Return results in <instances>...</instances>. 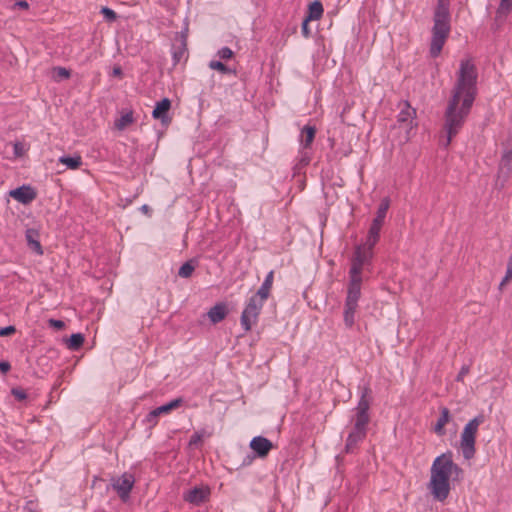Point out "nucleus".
<instances>
[{
    "label": "nucleus",
    "mask_w": 512,
    "mask_h": 512,
    "mask_svg": "<svg viewBox=\"0 0 512 512\" xmlns=\"http://www.w3.org/2000/svg\"><path fill=\"white\" fill-rule=\"evenodd\" d=\"M477 79V68L472 60H461L444 114L443 131L446 134V140L443 145L445 147H448L452 139L459 133L471 111L478 91Z\"/></svg>",
    "instance_id": "nucleus-1"
},
{
    "label": "nucleus",
    "mask_w": 512,
    "mask_h": 512,
    "mask_svg": "<svg viewBox=\"0 0 512 512\" xmlns=\"http://www.w3.org/2000/svg\"><path fill=\"white\" fill-rule=\"evenodd\" d=\"M463 470L453 461L452 453L446 452L436 457L430 469L428 489L437 501L443 502L450 494V478L457 479Z\"/></svg>",
    "instance_id": "nucleus-2"
},
{
    "label": "nucleus",
    "mask_w": 512,
    "mask_h": 512,
    "mask_svg": "<svg viewBox=\"0 0 512 512\" xmlns=\"http://www.w3.org/2000/svg\"><path fill=\"white\" fill-rule=\"evenodd\" d=\"M451 31L450 0H437L433 13V26L429 52L431 57L440 55Z\"/></svg>",
    "instance_id": "nucleus-3"
},
{
    "label": "nucleus",
    "mask_w": 512,
    "mask_h": 512,
    "mask_svg": "<svg viewBox=\"0 0 512 512\" xmlns=\"http://www.w3.org/2000/svg\"><path fill=\"white\" fill-rule=\"evenodd\" d=\"M361 284L362 278H349L344 309V322L348 327H351L355 322V312L361 295Z\"/></svg>",
    "instance_id": "nucleus-4"
},
{
    "label": "nucleus",
    "mask_w": 512,
    "mask_h": 512,
    "mask_svg": "<svg viewBox=\"0 0 512 512\" xmlns=\"http://www.w3.org/2000/svg\"><path fill=\"white\" fill-rule=\"evenodd\" d=\"M484 421L482 415L471 419L461 433L460 446L465 459L469 460L475 455V439L479 425Z\"/></svg>",
    "instance_id": "nucleus-5"
},
{
    "label": "nucleus",
    "mask_w": 512,
    "mask_h": 512,
    "mask_svg": "<svg viewBox=\"0 0 512 512\" xmlns=\"http://www.w3.org/2000/svg\"><path fill=\"white\" fill-rule=\"evenodd\" d=\"M263 304L264 300L257 297V295H253L249 299L248 304L246 305L241 314V325L245 332L250 331L252 325L257 322Z\"/></svg>",
    "instance_id": "nucleus-6"
},
{
    "label": "nucleus",
    "mask_w": 512,
    "mask_h": 512,
    "mask_svg": "<svg viewBox=\"0 0 512 512\" xmlns=\"http://www.w3.org/2000/svg\"><path fill=\"white\" fill-rule=\"evenodd\" d=\"M372 257L373 252L369 250H362L361 246H357L351 259L349 278H362V270L364 266L371 263Z\"/></svg>",
    "instance_id": "nucleus-7"
},
{
    "label": "nucleus",
    "mask_w": 512,
    "mask_h": 512,
    "mask_svg": "<svg viewBox=\"0 0 512 512\" xmlns=\"http://www.w3.org/2000/svg\"><path fill=\"white\" fill-rule=\"evenodd\" d=\"M134 483L135 478L130 473H124L120 477L112 479V487L123 502H127L130 498Z\"/></svg>",
    "instance_id": "nucleus-8"
},
{
    "label": "nucleus",
    "mask_w": 512,
    "mask_h": 512,
    "mask_svg": "<svg viewBox=\"0 0 512 512\" xmlns=\"http://www.w3.org/2000/svg\"><path fill=\"white\" fill-rule=\"evenodd\" d=\"M187 37H188V28L186 27L184 31L176 33L174 38V43L172 45V56L174 61V66L177 65L186 55H187Z\"/></svg>",
    "instance_id": "nucleus-9"
},
{
    "label": "nucleus",
    "mask_w": 512,
    "mask_h": 512,
    "mask_svg": "<svg viewBox=\"0 0 512 512\" xmlns=\"http://www.w3.org/2000/svg\"><path fill=\"white\" fill-rule=\"evenodd\" d=\"M182 403H183L182 398H176V399L170 401L169 403H166L162 406H159V407L153 409L146 415L145 422L150 427H154L157 424V422H158L157 418L160 415L171 412L172 410L180 407L182 405Z\"/></svg>",
    "instance_id": "nucleus-10"
},
{
    "label": "nucleus",
    "mask_w": 512,
    "mask_h": 512,
    "mask_svg": "<svg viewBox=\"0 0 512 512\" xmlns=\"http://www.w3.org/2000/svg\"><path fill=\"white\" fill-rule=\"evenodd\" d=\"M9 194L13 199L22 204H29L37 197L36 191L31 186L27 185L11 190Z\"/></svg>",
    "instance_id": "nucleus-11"
},
{
    "label": "nucleus",
    "mask_w": 512,
    "mask_h": 512,
    "mask_svg": "<svg viewBox=\"0 0 512 512\" xmlns=\"http://www.w3.org/2000/svg\"><path fill=\"white\" fill-rule=\"evenodd\" d=\"M503 152L501 161L499 164V171L505 172L508 175L511 171V162H512V136H509L503 143Z\"/></svg>",
    "instance_id": "nucleus-12"
},
{
    "label": "nucleus",
    "mask_w": 512,
    "mask_h": 512,
    "mask_svg": "<svg viewBox=\"0 0 512 512\" xmlns=\"http://www.w3.org/2000/svg\"><path fill=\"white\" fill-rule=\"evenodd\" d=\"M250 448L258 457L264 458L273 448V443L263 436H256L250 441Z\"/></svg>",
    "instance_id": "nucleus-13"
},
{
    "label": "nucleus",
    "mask_w": 512,
    "mask_h": 512,
    "mask_svg": "<svg viewBox=\"0 0 512 512\" xmlns=\"http://www.w3.org/2000/svg\"><path fill=\"white\" fill-rule=\"evenodd\" d=\"M415 114V110L412 109L408 103H405V108L402 109L398 114L397 122L399 124V128L404 129L407 133H409L413 127Z\"/></svg>",
    "instance_id": "nucleus-14"
},
{
    "label": "nucleus",
    "mask_w": 512,
    "mask_h": 512,
    "mask_svg": "<svg viewBox=\"0 0 512 512\" xmlns=\"http://www.w3.org/2000/svg\"><path fill=\"white\" fill-rule=\"evenodd\" d=\"M209 495L210 490L208 488L194 487L186 493L184 499L191 504L199 505L205 502Z\"/></svg>",
    "instance_id": "nucleus-15"
},
{
    "label": "nucleus",
    "mask_w": 512,
    "mask_h": 512,
    "mask_svg": "<svg viewBox=\"0 0 512 512\" xmlns=\"http://www.w3.org/2000/svg\"><path fill=\"white\" fill-rule=\"evenodd\" d=\"M228 314L227 305L225 303H217L211 307L207 313L209 320L213 324H217L225 319Z\"/></svg>",
    "instance_id": "nucleus-16"
},
{
    "label": "nucleus",
    "mask_w": 512,
    "mask_h": 512,
    "mask_svg": "<svg viewBox=\"0 0 512 512\" xmlns=\"http://www.w3.org/2000/svg\"><path fill=\"white\" fill-rule=\"evenodd\" d=\"M366 433L364 430L353 428L347 437L345 451L347 453L353 452L358 443L366 437Z\"/></svg>",
    "instance_id": "nucleus-17"
},
{
    "label": "nucleus",
    "mask_w": 512,
    "mask_h": 512,
    "mask_svg": "<svg viewBox=\"0 0 512 512\" xmlns=\"http://www.w3.org/2000/svg\"><path fill=\"white\" fill-rule=\"evenodd\" d=\"M171 107V101L168 98H163L161 101L156 103V106L152 112V116L155 119H160L162 123H166L167 112Z\"/></svg>",
    "instance_id": "nucleus-18"
},
{
    "label": "nucleus",
    "mask_w": 512,
    "mask_h": 512,
    "mask_svg": "<svg viewBox=\"0 0 512 512\" xmlns=\"http://www.w3.org/2000/svg\"><path fill=\"white\" fill-rule=\"evenodd\" d=\"M450 421V411L446 407L440 408V417L438 418L435 426H434V432L438 436L445 435V425Z\"/></svg>",
    "instance_id": "nucleus-19"
},
{
    "label": "nucleus",
    "mask_w": 512,
    "mask_h": 512,
    "mask_svg": "<svg viewBox=\"0 0 512 512\" xmlns=\"http://www.w3.org/2000/svg\"><path fill=\"white\" fill-rule=\"evenodd\" d=\"M324 9L320 1L315 0L308 6V15L306 16V22L312 20H319L323 15Z\"/></svg>",
    "instance_id": "nucleus-20"
},
{
    "label": "nucleus",
    "mask_w": 512,
    "mask_h": 512,
    "mask_svg": "<svg viewBox=\"0 0 512 512\" xmlns=\"http://www.w3.org/2000/svg\"><path fill=\"white\" fill-rule=\"evenodd\" d=\"M38 231L35 229H28L26 231V240L29 245V247L34 250L37 254L41 255L43 254V250L41 247V244L38 240Z\"/></svg>",
    "instance_id": "nucleus-21"
},
{
    "label": "nucleus",
    "mask_w": 512,
    "mask_h": 512,
    "mask_svg": "<svg viewBox=\"0 0 512 512\" xmlns=\"http://www.w3.org/2000/svg\"><path fill=\"white\" fill-rule=\"evenodd\" d=\"M316 134V129L314 126L306 125L303 127L301 131V139L300 143L303 146V148H308L311 146V144L314 141Z\"/></svg>",
    "instance_id": "nucleus-22"
},
{
    "label": "nucleus",
    "mask_w": 512,
    "mask_h": 512,
    "mask_svg": "<svg viewBox=\"0 0 512 512\" xmlns=\"http://www.w3.org/2000/svg\"><path fill=\"white\" fill-rule=\"evenodd\" d=\"M273 271H270L263 284L261 285V287L258 289L257 293L255 295H257V297H259L260 299L262 300H266L270 294V289L272 287V283H273Z\"/></svg>",
    "instance_id": "nucleus-23"
},
{
    "label": "nucleus",
    "mask_w": 512,
    "mask_h": 512,
    "mask_svg": "<svg viewBox=\"0 0 512 512\" xmlns=\"http://www.w3.org/2000/svg\"><path fill=\"white\" fill-rule=\"evenodd\" d=\"M371 393V390L369 387H364L361 393L360 400L358 402V405L356 407V412L359 413H368L370 408V400L369 395Z\"/></svg>",
    "instance_id": "nucleus-24"
},
{
    "label": "nucleus",
    "mask_w": 512,
    "mask_h": 512,
    "mask_svg": "<svg viewBox=\"0 0 512 512\" xmlns=\"http://www.w3.org/2000/svg\"><path fill=\"white\" fill-rule=\"evenodd\" d=\"M512 11V0H500L496 10V20L505 19Z\"/></svg>",
    "instance_id": "nucleus-25"
},
{
    "label": "nucleus",
    "mask_w": 512,
    "mask_h": 512,
    "mask_svg": "<svg viewBox=\"0 0 512 512\" xmlns=\"http://www.w3.org/2000/svg\"><path fill=\"white\" fill-rule=\"evenodd\" d=\"M134 122L133 112L130 110L123 114L120 118L116 119L114 122V127L123 131L127 126L131 125Z\"/></svg>",
    "instance_id": "nucleus-26"
},
{
    "label": "nucleus",
    "mask_w": 512,
    "mask_h": 512,
    "mask_svg": "<svg viewBox=\"0 0 512 512\" xmlns=\"http://www.w3.org/2000/svg\"><path fill=\"white\" fill-rule=\"evenodd\" d=\"M390 206V200L389 198H383L376 213V217L373 219V221H378L380 223H384L387 211Z\"/></svg>",
    "instance_id": "nucleus-27"
},
{
    "label": "nucleus",
    "mask_w": 512,
    "mask_h": 512,
    "mask_svg": "<svg viewBox=\"0 0 512 512\" xmlns=\"http://www.w3.org/2000/svg\"><path fill=\"white\" fill-rule=\"evenodd\" d=\"M59 162L66 165L69 169H78L82 164V159L79 155L77 156H62Z\"/></svg>",
    "instance_id": "nucleus-28"
},
{
    "label": "nucleus",
    "mask_w": 512,
    "mask_h": 512,
    "mask_svg": "<svg viewBox=\"0 0 512 512\" xmlns=\"http://www.w3.org/2000/svg\"><path fill=\"white\" fill-rule=\"evenodd\" d=\"M369 421L370 416L368 413L356 412L354 428L358 430H364L365 432H367V425Z\"/></svg>",
    "instance_id": "nucleus-29"
},
{
    "label": "nucleus",
    "mask_w": 512,
    "mask_h": 512,
    "mask_svg": "<svg viewBox=\"0 0 512 512\" xmlns=\"http://www.w3.org/2000/svg\"><path fill=\"white\" fill-rule=\"evenodd\" d=\"M84 336L81 333H75L70 336L67 341V346L70 350L76 351L78 350L84 343Z\"/></svg>",
    "instance_id": "nucleus-30"
},
{
    "label": "nucleus",
    "mask_w": 512,
    "mask_h": 512,
    "mask_svg": "<svg viewBox=\"0 0 512 512\" xmlns=\"http://www.w3.org/2000/svg\"><path fill=\"white\" fill-rule=\"evenodd\" d=\"M196 268V265L194 263L193 260H189L187 262H185L180 268H179V271H178V275L181 277V278H189L192 276L194 270Z\"/></svg>",
    "instance_id": "nucleus-31"
},
{
    "label": "nucleus",
    "mask_w": 512,
    "mask_h": 512,
    "mask_svg": "<svg viewBox=\"0 0 512 512\" xmlns=\"http://www.w3.org/2000/svg\"><path fill=\"white\" fill-rule=\"evenodd\" d=\"M209 68L212 70H217L223 74H228L232 72V70L228 68L224 63L216 60H212L209 62Z\"/></svg>",
    "instance_id": "nucleus-32"
},
{
    "label": "nucleus",
    "mask_w": 512,
    "mask_h": 512,
    "mask_svg": "<svg viewBox=\"0 0 512 512\" xmlns=\"http://www.w3.org/2000/svg\"><path fill=\"white\" fill-rule=\"evenodd\" d=\"M378 240H379V237L368 234L365 244L361 246L362 250H369V251L373 252V248L376 245V243L378 242Z\"/></svg>",
    "instance_id": "nucleus-33"
},
{
    "label": "nucleus",
    "mask_w": 512,
    "mask_h": 512,
    "mask_svg": "<svg viewBox=\"0 0 512 512\" xmlns=\"http://www.w3.org/2000/svg\"><path fill=\"white\" fill-rule=\"evenodd\" d=\"M101 13L103 14V16L105 17V19L109 22H113L116 20L117 18V14L114 10L108 8V7H103L101 9Z\"/></svg>",
    "instance_id": "nucleus-34"
},
{
    "label": "nucleus",
    "mask_w": 512,
    "mask_h": 512,
    "mask_svg": "<svg viewBox=\"0 0 512 512\" xmlns=\"http://www.w3.org/2000/svg\"><path fill=\"white\" fill-rule=\"evenodd\" d=\"M382 225L383 224L378 221H372L368 234L380 237V230L382 228Z\"/></svg>",
    "instance_id": "nucleus-35"
},
{
    "label": "nucleus",
    "mask_w": 512,
    "mask_h": 512,
    "mask_svg": "<svg viewBox=\"0 0 512 512\" xmlns=\"http://www.w3.org/2000/svg\"><path fill=\"white\" fill-rule=\"evenodd\" d=\"M55 77L58 79H67L70 77V72L66 68L56 67L54 69Z\"/></svg>",
    "instance_id": "nucleus-36"
},
{
    "label": "nucleus",
    "mask_w": 512,
    "mask_h": 512,
    "mask_svg": "<svg viewBox=\"0 0 512 512\" xmlns=\"http://www.w3.org/2000/svg\"><path fill=\"white\" fill-rule=\"evenodd\" d=\"M217 55L223 60H228L233 57L234 53L230 48L223 47L218 51Z\"/></svg>",
    "instance_id": "nucleus-37"
},
{
    "label": "nucleus",
    "mask_w": 512,
    "mask_h": 512,
    "mask_svg": "<svg viewBox=\"0 0 512 512\" xmlns=\"http://www.w3.org/2000/svg\"><path fill=\"white\" fill-rule=\"evenodd\" d=\"M13 150H14V155H15L16 157H21V156H23V155H24V153H25L24 146H23V144H22V143H20V142H16V143H14V145H13Z\"/></svg>",
    "instance_id": "nucleus-38"
},
{
    "label": "nucleus",
    "mask_w": 512,
    "mask_h": 512,
    "mask_svg": "<svg viewBox=\"0 0 512 512\" xmlns=\"http://www.w3.org/2000/svg\"><path fill=\"white\" fill-rule=\"evenodd\" d=\"M15 332H16V328H15V326H12V325L0 328V336L1 337L10 336V335L14 334Z\"/></svg>",
    "instance_id": "nucleus-39"
},
{
    "label": "nucleus",
    "mask_w": 512,
    "mask_h": 512,
    "mask_svg": "<svg viewBox=\"0 0 512 512\" xmlns=\"http://www.w3.org/2000/svg\"><path fill=\"white\" fill-rule=\"evenodd\" d=\"M12 395L18 400H24L27 397L25 391L19 388H13Z\"/></svg>",
    "instance_id": "nucleus-40"
},
{
    "label": "nucleus",
    "mask_w": 512,
    "mask_h": 512,
    "mask_svg": "<svg viewBox=\"0 0 512 512\" xmlns=\"http://www.w3.org/2000/svg\"><path fill=\"white\" fill-rule=\"evenodd\" d=\"M202 438H203V433H200V432L194 433L190 438L189 445L190 446L197 445L199 442L202 441Z\"/></svg>",
    "instance_id": "nucleus-41"
},
{
    "label": "nucleus",
    "mask_w": 512,
    "mask_h": 512,
    "mask_svg": "<svg viewBox=\"0 0 512 512\" xmlns=\"http://www.w3.org/2000/svg\"><path fill=\"white\" fill-rule=\"evenodd\" d=\"M49 325L51 327H54V328L58 329V330H61V329L64 328L65 323L63 321H61V320L50 319L49 320Z\"/></svg>",
    "instance_id": "nucleus-42"
},
{
    "label": "nucleus",
    "mask_w": 512,
    "mask_h": 512,
    "mask_svg": "<svg viewBox=\"0 0 512 512\" xmlns=\"http://www.w3.org/2000/svg\"><path fill=\"white\" fill-rule=\"evenodd\" d=\"M309 22H306V17L304 18L301 26L302 34L305 38H308L310 36V29L308 26Z\"/></svg>",
    "instance_id": "nucleus-43"
},
{
    "label": "nucleus",
    "mask_w": 512,
    "mask_h": 512,
    "mask_svg": "<svg viewBox=\"0 0 512 512\" xmlns=\"http://www.w3.org/2000/svg\"><path fill=\"white\" fill-rule=\"evenodd\" d=\"M512 280V272H507L505 273V276L504 278L502 279V281L500 282L499 284V290H502L503 287L510 281Z\"/></svg>",
    "instance_id": "nucleus-44"
},
{
    "label": "nucleus",
    "mask_w": 512,
    "mask_h": 512,
    "mask_svg": "<svg viewBox=\"0 0 512 512\" xmlns=\"http://www.w3.org/2000/svg\"><path fill=\"white\" fill-rule=\"evenodd\" d=\"M469 373V367L468 366H463L461 368V370L459 371L457 377H456V380L457 381H462L464 376L467 375Z\"/></svg>",
    "instance_id": "nucleus-45"
},
{
    "label": "nucleus",
    "mask_w": 512,
    "mask_h": 512,
    "mask_svg": "<svg viewBox=\"0 0 512 512\" xmlns=\"http://www.w3.org/2000/svg\"><path fill=\"white\" fill-rule=\"evenodd\" d=\"M11 369V365L7 361H0V371L6 374Z\"/></svg>",
    "instance_id": "nucleus-46"
},
{
    "label": "nucleus",
    "mask_w": 512,
    "mask_h": 512,
    "mask_svg": "<svg viewBox=\"0 0 512 512\" xmlns=\"http://www.w3.org/2000/svg\"><path fill=\"white\" fill-rule=\"evenodd\" d=\"M15 6L22 8V9H27L29 7V4L25 0H19V1L15 2Z\"/></svg>",
    "instance_id": "nucleus-47"
},
{
    "label": "nucleus",
    "mask_w": 512,
    "mask_h": 512,
    "mask_svg": "<svg viewBox=\"0 0 512 512\" xmlns=\"http://www.w3.org/2000/svg\"><path fill=\"white\" fill-rule=\"evenodd\" d=\"M140 210L145 213V214H149L150 213V207L146 204L142 205Z\"/></svg>",
    "instance_id": "nucleus-48"
},
{
    "label": "nucleus",
    "mask_w": 512,
    "mask_h": 512,
    "mask_svg": "<svg viewBox=\"0 0 512 512\" xmlns=\"http://www.w3.org/2000/svg\"><path fill=\"white\" fill-rule=\"evenodd\" d=\"M113 74L116 75V76H120L122 74V70L120 67H115L113 69Z\"/></svg>",
    "instance_id": "nucleus-49"
},
{
    "label": "nucleus",
    "mask_w": 512,
    "mask_h": 512,
    "mask_svg": "<svg viewBox=\"0 0 512 512\" xmlns=\"http://www.w3.org/2000/svg\"><path fill=\"white\" fill-rule=\"evenodd\" d=\"M507 272H512V262L508 260V263H507V269H506Z\"/></svg>",
    "instance_id": "nucleus-50"
},
{
    "label": "nucleus",
    "mask_w": 512,
    "mask_h": 512,
    "mask_svg": "<svg viewBox=\"0 0 512 512\" xmlns=\"http://www.w3.org/2000/svg\"><path fill=\"white\" fill-rule=\"evenodd\" d=\"M301 162H303L305 165H307L309 163V159H302Z\"/></svg>",
    "instance_id": "nucleus-51"
},
{
    "label": "nucleus",
    "mask_w": 512,
    "mask_h": 512,
    "mask_svg": "<svg viewBox=\"0 0 512 512\" xmlns=\"http://www.w3.org/2000/svg\"><path fill=\"white\" fill-rule=\"evenodd\" d=\"M508 260L512 262V254L510 255Z\"/></svg>",
    "instance_id": "nucleus-52"
},
{
    "label": "nucleus",
    "mask_w": 512,
    "mask_h": 512,
    "mask_svg": "<svg viewBox=\"0 0 512 512\" xmlns=\"http://www.w3.org/2000/svg\"><path fill=\"white\" fill-rule=\"evenodd\" d=\"M29 512H35V511H33V510H30Z\"/></svg>",
    "instance_id": "nucleus-53"
}]
</instances>
